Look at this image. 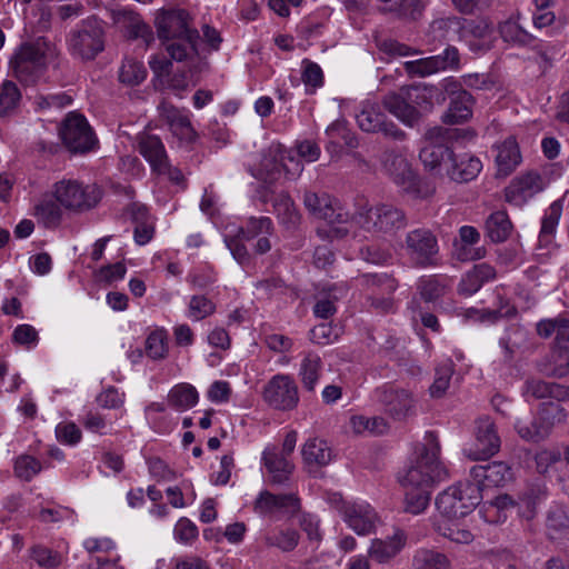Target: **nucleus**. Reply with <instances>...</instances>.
<instances>
[{
    "label": "nucleus",
    "instance_id": "0e129e2a",
    "mask_svg": "<svg viewBox=\"0 0 569 569\" xmlns=\"http://www.w3.org/2000/svg\"><path fill=\"white\" fill-rule=\"evenodd\" d=\"M299 535L296 530H284L267 537L270 546L280 548L283 551H290L298 545Z\"/></svg>",
    "mask_w": 569,
    "mask_h": 569
},
{
    "label": "nucleus",
    "instance_id": "052dcab7",
    "mask_svg": "<svg viewBox=\"0 0 569 569\" xmlns=\"http://www.w3.org/2000/svg\"><path fill=\"white\" fill-rule=\"evenodd\" d=\"M301 68V78L306 87H312L313 89L322 87L323 72L319 64L309 59H303Z\"/></svg>",
    "mask_w": 569,
    "mask_h": 569
},
{
    "label": "nucleus",
    "instance_id": "774afa93",
    "mask_svg": "<svg viewBox=\"0 0 569 569\" xmlns=\"http://www.w3.org/2000/svg\"><path fill=\"white\" fill-rule=\"evenodd\" d=\"M419 289L423 299L432 301L443 293L445 286L436 278H427L420 280Z\"/></svg>",
    "mask_w": 569,
    "mask_h": 569
},
{
    "label": "nucleus",
    "instance_id": "09e8293b",
    "mask_svg": "<svg viewBox=\"0 0 569 569\" xmlns=\"http://www.w3.org/2000/svg\"><path fill=\"white\" fill-rule=\"evenodd\" d=\"M28 552L29 558L43 569L58 568L62 563L60 552L40 543L30 547Z\"/></svg>",
    "mask_w": 569,
    "mask_h": 569
},
{
    "label": "nucleus",
    "instance_id": "c85d7f7f",
    "mask_svg": "<svg viewBox=\"0 0 569 569\" xmlns=\"http://www.w3.org/2000/svg\"><path fill=\"white\" fill-rule=\"evenodd\" d=\"M495 162L500 177L509 176L521 162V152L515 137H508L495 144Z\"/></svg>",
    "mask_w": 569,
    "mask_h": 569
},
{
    "label": "nucleus",
    "instance_id": "bf43d9fd",
    "mask_svg": "<svg viewBox=\"0 0 569 569\" xmlns=\"http://www.w3.org/2000/svg\"><path fill=\"white\" fill-rule=\"evenodd\" d=\"M272 231V221L268 217L250 218L244 229L241 230L242 237L250 240L254 237L268 236Z\"/></svg>",
    "mask_w": 569,
    "mask_h": 569
},
{
    "label": "nucleus",
    "instance_id": "5701e85b",
    "mask_svg": "<svg viewBox=\"0 0 569 569\" xmlns=\"http://www.w3.org/2000/svg\"><path fill=\"white\" fill-rule=\"evenodd\" d=\"M406 243L411 259L421 266L431 263L433 256L438 252L436 238L425 229L409 232Z\"/></svg>",
    "mask_w": 569,
    "mask_h": 569
},
{
    "label": "nucleus",
    "instance_id": "13d9d810",
    "mask_svg": "<svg viewBox=\"0 0 569 569\" xmlns=\"http://www.w3.org/2000/svg\"><path fill=\"white\" fill-rule=\"evenodd\" d=\"M56 437L62 445L76 446L81 441L82 432L74 422L63 421L57 425Z\"/></svg>",
    "mask_w": 569,
    "mask_h": 569
},
{
    "label": "nucleus",
    "instance_id": "4468645a",
    "mask_svg": "<svg viewBox=\"0 0 569 569\" xmlns=\"http://www.w3.org/2000/svg\"><path fill=\"white\" fill-rule=\"evenodd\" d=\"M299 509L300 500L296 495H273L268 490H262L253 503L256 513L273 520L292 517Z\"/></svg>",
    "mask_w": 569,
    "mask_h": 569
},
{
    "label": "nucleus",
    "instance_id": "79ce46f5",
    "mask_svg": "<svg viewBox=\"0 0 569 569\" xmlns=\"http://www.w3.org/2000/svg\"><path fill=\"white\" fill-rule=\"evenodd\" d=\"M349 423L356 435L379 436L388 430V423L381 417L352 416Z\"/></svg>",
    "mask_w": 569,
    "mask_h": 569
},
{
    "label": "nucleus",
    "instance_id": "473e14b6",
    "mask_svg": "<svg viewBox=\"0 0 569 569\" xmlns=\"http://www.w3.org/2000/svg\"><path fill=\"white\" fill-rule=\"evenodd\" d=\"M332 457V449L323 439L311 438L302 447V458L309 467L327 466L331 462Z\"/></svg>",
    "mask_w": 569,
    "mask_h": 569
},
{
    "label": "nucleus",
    "instance_id": "c756f323",
    "mask_svg": "<svg viewBox=\"0 0 569 569\" xmlns=\"http://www.w3.org/2000/svg\"><path fill=\"white\" fill-rule=\"evenodd\" d=\"M406 545V535L402 530L396 529L393 535L386 539L371 540L368 553L371 559L383 563L397 556Z\"/></svg>",
    "mask_w": 569,
    "mask_h": 569
},
{
    "label": "nucleus",
    "instance_id": "7c9ffc66",
    "mask_svg": "<svg viewBox=\"0 0 569 569\" xmlns=\"http://www.w3.org/2000/svg\"><path fill=\"white\" fill-rule=\"evenodd\" d=\"M137 149L139 153L149 162L153 171H156L158 168H163V162L168 159V157L164 146L159 137L148 133L138 134Z\"/></svg>",
    "mask_w": 569,
    "mask_h": 569
},
{
    "label": "nucleus",
    "instance_id": "412c9836",
    "mask_svg": "<svg viewBox=\"0 0 569 569\" xmlns=\"http://www.w3.org/2000/svg\"><path fill=\"white\" fill-rule=\"evenodd\" d=\"M261 461L271 483H284L295 469L290 458L281 453L279 447L274 445L266 446L261 455Z\"/></svg>",
    "mask_w": 569,
    "mask_h": 569
},
{
    "label": "nucleus",
    "instance_id": "a18cd8bd",
    "mask_svg": "<svg viewBox=\"0 0 569 569\" xmlns=\"http://www.w3.org/2000/svg\"><path fill=\"white\" fill-rule=\"evenodd\" d=\"M144 349L152 360L164 359L168 355V333L163 328H156L146 338Z\"/></svg>",
    "mask_w": 569,
    "mask_h": 569
},
{
    "label": "nucleus",
    "instance_id": "393cba45",
    "mask_svg": "<svg viewBox=\"0 0 569 569\" xmlns=\"http://www.w3.org/2000/svg\"><path fill=\"white\" fill-rule=\"evenodd\" d=\"M160 114L179 140L192 142L196 139L197 133L191 126L190 112L188 110H180L171 104L162 103L160 106Z\"/></svg>",
    "mask_w": 569,
    "mask_h": 569
},
{
    "label": "nucleus",
    "instance_id": "3c124183",
    "mask_svg": "<svg viewBox=\"0 0 569 569\" xmlns=\"http://www.w3.org/2000/svg\"><path fill=\"white\" fill-rule=\"evenodd\" d=\"M42 470L40 460L33 456L23 453L14 459L13 471L17 478L30 481Z\"/></svg>",
    "mask_w": 569,
    "mask_h": 569
},
{
    "label": "nucleus",
    "instance_id": "bb28decb",
    "mask_svg": "<svg viewBox=\"0 0 569 569\" xmlns=\"http://www.w3.org/2000/svg\"><path fill=\"white\" fill-rule=\"evenodd\" d=\"M481 170L482 162L478 157L469 152H453L446 177L455 182H468L476 179Z\"/></svg>",
    "mask_w": 569,
    "mask_h": 569
},
{
    "label": "nucleus",
    "instance_id": "20e7f679",
    "mask_svg": "<svg viewBox=\"0 0 569 569\" xmlns=\"http://www.w3.org/2000/svg\"><path fill=\"white\" fill-rule=\"evenodd\" d=\"M433 89L426 84L401 87L397 92L385 96L383 107L407 126H413L421 111L432 108Z\"/></svg>",
    "mask_w": 569,
    "mask_h": 569
},
{
    "label": "nucleus",
    "instance_id": "c9c22d12",
    "mask_svg": "<svg viewBox=\"0 0 569 569\" xmlns=\"http://www.w3.org/2000/svg\"><path fill=\"white\" fill-rule=\"evenodd\" d=\"M199 401L197 389L190 383H178L168 393L169 405L178 411H186Z\"/></svg>",
    "mask_w": 569,
    "mask_h": 569
},
{
    "label": "nucleus",
    "instance_id": "680f3d73",
    "mask_svg": "<svg viewBox=\"0 0 569 569\" xmlns=\"http://www.w3.org/2000/svg\"><path fill=\"white\" fill-rule=\"evenodd\" d=\"M197 526L188 518H180L173 529L174 539L183 545H191L198 538Z\"/></svg>",
    "mask_w": 569,
    "mask_h": 569
},
{
    "label": "nucleus",
    "instance_id": "dca6fc26",
    "mask_svg": "<svg viewBox=\"0 0 569 569\" xmlns=\"http://www.w3.org/2000/svg\"><path fill=\"white\" fill-rule=\"evenodd\" d=\"M542 189L541 176L536 171H527L515 177L506 187L505 200L509 204L520 208Z\"/></svg>",
    "mask_w": 569,
    "mask_h": 569
},
{
    "label": "nucleus",
    "instance_id": "58836bf2",
    "mask_svg": "<svg viewBox=\"0 0 569 569\" xmlns=\"http://www.w3.org/2000/svg\"><path fill=\"white\" fill-rule=\"evenodd\" d=\"M199 39L198 31H193L192 34L186 37H179L172 39L169 42H162L170 57L176 61H183L197 53V42Z\"/></svg>",
    "mask_w": 569,
    "mask_h": 569
},
{
    "label": "nucleus",
    "instance_id": "a211bd4d",
    "mask_svg": "<svg viewBox=\"0 0 569 569\" xmlns=\"http://www.w3.org/2000/svg\"><path fill=\"white\" fill-rule=\"evenodd\" d=\"M566 418L567 412L560 405L553 402L543 403L539 412L541 425L539 427L535 425V429L529 430L528 426L518 423L517 432L527 441H539L548 436L555 425L563 422Z\"/></svg>",
    "mask_w": 569,
    "mask_h": 569
},
{
    "label": "nucleus",
    "instance_id": "1a4fd4ad",
    "mask_svg": "<svg viewBox=\"0 0 569 569\" xmlns=\"http://www.w3.org/2000/svg\"><path fill=\"white\" fill-rule=\"evenodd\" d=\"M53 197L62 208L83 212L98 204L102 192L97 184H84L78 180H61L53 186Z\"/></svg>",
    "mask_w": 569,
    "mask_h": 569
},
{
    "label": "nucleus",
    "instance_id": "603ef678",
    "mask_svg": "<svg viewBox=\"0 0 569 569\" xmlns=\"http://www.w3.org/2000/svg\"><path fill=\"white\" fill-rule=\"evenodd\" d=\"M216 305L206 296L194 295L188 302L187 317L192 321H200L211 316Z\"/></svg>",
    "mask_w": 569,
    "mask_h": 569
},
{
    "label": "nucleus",
    "instance_id": "e2e57ef3",
    "mask_svg": "<svg viewBox=\"0 0 569 569\" xmlns=\"http://www.w3.org/2000/svg\"><path fill=\"white\" fill-rule=\"evenodd\" d=\"M12 340L14 343L20 345L26 349H32L37 346L39 340L38 331L30 325H19L13 330Z\"/></svg>",
    "mask_w": 569,
    "mask_h": 569
},
{
    "label": "nucleus",
    "instance_id": "ddd939ff",
    "mask_svg": "<svg viewBox=\"0 0 569 569\" xmlns=\"http://www.w3.org/2000/svg\"><path fill=\"white\" fill-rule=\"evenodd\" d=\"M60 136L72 152L90 151L97 142L87 119L74 112L69 113L62 122Z\"/></svg>",
    "mask_w": 569,
    "mask_h": 569
},
{
    "label": "nucleus",
    "instance_id": "7ed1b4c3",
    "mask_svg": "<svg viewBox=\"0 0 569 569\" xmlns=\"http://www.w3.org/2000/svg\"><path fill=\"white\" fill-rule=\"evenodd\" d=\"M56 47L44 38L21 44L10 64L14 77L23 83H33L56 58Z\"/></svg>",
    "mask_w": 569,
    "mask_h": 569
},
{
    "label": "nucleus",
    "instance_id": "f257e3e1",
    "mask_svg": "<svg viewBox=\"0 0 569 569\" xmlns=\"http://www.w3.org/2000/svg\"><path fill=\"white\" fill-rule=\"evenodd\" d=\"M481 488L473 482L450 486L436 498L437 513L431 518L433 529L455 543H470L473 532L463 522L481 501Z\"/></svg>",
    "mask_w": 569,
    "mask_h": 569
},
{
    "label": "nucleus",
    "instance_id": "6e6552de",
    "mask_svg": "<svg viewBox=\"0 0 569 569\" xmlns=\"http://www.w3.org/2000/svg\"><path fill=\"white\" fill-rule=\"evenodd\" d=\"M302 170L301 159L295 156L293 150H287L280 143H271L261 159L257 177L266 182H272L282 171L289 179H295Z\"/></svg>",
    "mask_w": 569,
    "mask_h": 569
},
{
    "label": "nucleus",
    "instance_id": "2eb2a0df",
    "mask_svg": "<svg viewBox=\"0 0 569 569\" xmlns=\"http://www.w3.org/2000/svg\"><path fill=\"white\" fill-rule=\"evenodd\" d=\"M157 36L161 42L192 34L189 13L183 9H162L154 19Z\"/></svg>",
    "mask_w": 569,
    "mask_h": 569
},
{
    "label": "nucleus",
    "instance_id": "de8ad7c7",
    "mask_svg": "<svg viewBox=\"0 0 569 569\" xmlns=\"http://www.w3.org/2000/svg\"><path fill=\"white\" fill-rule=\"evenodd\" d=\"M413 569H450V560L439 551L421 549L415 555Z\"/></svg>",
    "mask_w": 569,
    "mask_h": 569
},
{
    "label": "nucleus",
    "instance_id": "6e6d98bb",
    "mask_svg": "<svg viewBox=\"0 0 569 569\" xmlns=\"http://www.w3.org/2000/svg\"><path fill=\"white\" fill-rule=\"evenodd\" d=\"M452 362L450 360L445 361L436 369V377L430 386V395L432 397H441L449 387L450 379L452 376Z\"/></svg>",
    "mask_w": 569,
    "mask_h": 569
},
{
    "label": "nucleus",
    "instance_id": "a19ab883",
    "mask_svg": "<svg viewBox=\"0 0 569 569\" xmlns=\"http://www.w3.org/2000/svg\"><path fill=\"white\" fill-rule=\"evenodd\" d=\"M144 415L151 428L158 433H168L174 427V421L167 412L164 403H150L146 407Z\"/></svg>",
    "mask_w": 569,
    "mask_h": 569
},
{
    "label": "nucleus",
    "instance_id": "ea45409f",
    "mask_svg": "<svg viewBox=\"0 0 569 569\" xmlns=\"http://www.w3.org/2000/svg\"><path fill=\"white\" fill-rule=\"evenodd\" d=\"M321 369V359L317 353L308 352L305 355L300 365L299 377L307 390L312 391L316 388Z\"/></svg>",
    "mask_w": 569,
    "mask_h": 569
},
{
    "label": "nucleus",
    "instance_id": "4c0bfd02",
    "mask_svg": "<svg viewBox=\"0 0 569 569\" xmlns=\"http://www.w3.org/2000/svg\"><path fill=\"white\" fill-rule=\"evenodd\" d=\"M461 248L459 249L458 257L461 260H477L485 256L482 248L471 249L480 240V233L475 227L463 226L459 230Z\"/></svg>",
    "mask_w": 569,
    "mask_h": 569
},
{
    "label": "nucleus",
    "instance_id": "338daca9",
    "mask_svg": "<svg viewBox=\"0 0 569 569\" xmlns=\"http://www.w3.org/2000/svg\"><path fill=\"white\" fill-rule=\"evenodd\" d=\"M231 395L229 382L218 380L214 381L208 389L207 397L213 403L228 402Z\"/></svg>",
    "mask_w": 569,
    "mask_h": 569
},
{
    "label": "nucleus",
    "instance_id": "e433bc0d",
    "mask_svg": "<svg viewBox=\"0 0 569 569\" xmlns=\"http://www.w3.org/2000/svg\"><path fill=\"white\" fill-rule=\"evenodd\" d=\"M114 21L129 38H144L149 36V27L137 13H133L132 11H117L114 14Z\"/></svg>",
    "mask_w": 569,
    "mask_h": 569
},
{
    "label": "nucleus",
    "instance_id": "9b49d317",
    "mask_svg": "<svg viewBox=\"0 0 569 569\" xmlns=\"http://www.w3.org/2000/svg\"><path fill=\"white\" fill-rule=\"evenodd\" d=\"M303 202L313 216L328 222L330 237L341 238L349 234L347 227L349 214L331 197L307 192Z\"/></svg>",
    "mask_w": 569,
    "mask_h": 569
},
{
    "label": "nucleus",
    "instance_id": "f3484780",
    "mask_svg": "<svg viewBox=\"0 0 569 569\" xmlns=\"http://www.w3.org/2000/svg\"><path fill=\"white\" fill-rule=\"evenodd\" d=\"M376 396L395 419H405L413 411L416 400L406 389L386 385L376 390Z\"/></svg>",
    "mask_w": 569,
    "mask_h": 569
},
{
    "label": "nucleus",
    "instance_id": "c03bdc74",
    "mask_svg": "<svg viewBox=\"0 0 569 569\" xmlns=\"http://www.w3.org/2000/svg\"><path fill=\"white\" fill-rule=\"evenodd\" d=\"M512 224L505 211H496L486 221L488 237L493 242L505 241L511 232Z\"/></svg>",
    "mask_w": 569,
    "mask_h": 569
},
{
    "label": "nucleus",
    "instance_id": "72a5a7b5",
    "mask_svg": "<svg viewBox=\"0 0 569 569\" xmlns=\"http://www.w3.org/2000/svg\"><path fill=\"white\" fill-rule=\"evenodd\" d=\"M61 207L53 193L43 194L34 202L32 214L47 227L56 226L62 216Z\"/></svg>",
    "mask_w": 569,
    "mask_h": 569
},
{
    "label": "nucleus",
    "instance_id": "69168bd1",
    "mask_svg": "<svg viewBox=\"0 0 569 569\" xmlns=\"http://www.w3.org/2000/svg\"><path fill=\"white\" fill-rule=\"evenodd\" d=\"M127 268L122 262L108 264L99 269L97 279L107 283L122 280L126 276Z\"/></svg>",
    "mask_w": 569,
    "mask_h": 569
},
{
    "label": "nucleus",
    "instance_id": "6ab92c4d",
    "mask_svg": "<svg viewBox=\"0 0 569 569\" xmlns=\"http://www.w3.org/2000/svg\"><path fill=\"white\" fill-rule=\"evenodd\" d=\"M357 123L361 130L367 132H382L385 136L396 140H402L405 132L392 122H388L379 106L367 103L357 114Z\"/></svg>",
    "mask_w": 569,
    "mask_h": 569
},
{
    "label": "nucleus",
    "instance_id": "f704fd0d",
    "mask_svg": "<svg viewBox=\"0 0 569 569\" xmlns=\"http://www.w3.org/2000/svg\"><path fill=\"white\" fill-rule=\"evenodd\" d=\"M473 100L467 91H460L450 101L448 110L445 112L442 120L449 124H456L468 120L472 114Z\"/></svg>",
    "mask_w": 569,
    "mask_h": 569
},
{
    "label": "nucleus",
    "instance_id": "0eeeda50",
    "mask_svg": "<svg viewBox=\"0 0 569 569\" xmlns=\"http://www.w3.org/2000/svg\"><path fill=\"white\" fill-rule=\"evenodd\" d=\"M383 168L401 190L417 199L428 198L433 190L421 181L402 151L390 150L383 156Z\"/></svg>",
    "mask_w": 569,
    "mask_h": 569
},
{
    "label": "nucleus",
    "instance_id": "423d86ee",
    "mask_svg": "<svg viewBox=\"0 0 569 569\" xmlns=\"http://www.w3.org/2000/svg\"><path fill=\"white\" fill-rule=\"evenodd\" d=\"M328 499L348 528L357 535L368 536L376 530L379 516L367 501L361 499L345 500L340 493H331Z\"/></svg>",
    "mask_w": 569,
    "mask_h": 569
},
{
    "label": "nucleus",
    "instance_id": "a878e982",
    "mask_svg": "<svg viewBox=\"0 0 569 569\" xmlns=\"http://www.w3.org/2000/svg\"><path fill=\"white\" fill-rule=\"evenodd\" d=\"M453 151L445 144L427 142L419 153L425 168L432 174L446 177Z\"/></svg>",
    "mask_w": 569,
    "mask_h": 569
},
{
    "label": "nucleus",
    "instance_id": "cd10ccee",
    "mask_svg": "<svg viewBox=\"0 0 569 569\" xmlns=\"http://www.w3.org/2000/svg\"><path fill=\"white\" fill-rule=\"evenodd\" d=\"M493 36V26L487 19H465L462 41L473 51L488 49Z\"/></svg>",
    "mask_w": 569,
    "mask_h": 569
},
{
    "label": "nucleus",
    "instance_id": "2f4dec72",
    "mask_svg": "<svg viewBox=\"0 0 569 569\" xmlns=\"http://www.w3.org/2000/svg\"><path fill=\"white\" fill-rule=\"evenodd\" d=\"M463 28L465 18L457 16H448L435 19L430 24V32L432 33L435 39L462 41Z\"/></svg>",
    "mask_w": 569,
    "mask_h": 569
},
{
    "label": "nucleus",
    "instance_id": "37998d69",
    "mask_svg": "<svg viewBox=\"0 0 569 569\" xmlns=\"http://www.w3.org/2000/svg\"><path fill=\"white\" fill-rule=\"evenodd\" d=\"M272 206L278 219L287 228H293L299 223L300 214L287 193L276 194L272 199Z\"/></svg>",
    "mask_w": 569,
    "mask_h": 569
},
{
    "label": "nucleus",
    "instance_id": "4be33fe9",
    "mask_svg": "<svg viewBox=\"0 0 569 569\" xmlns=\"http://www.w3.org/2000/svg\"><path fill=\"white\" fill-rule=\"evenodd\" d=\"M458 51L448 48L443 56H432L405 62V70L411 76L428 77L458 63Z\"/></svg>",
    "mask_w": 569,
    "mask_h": 569
},
{
    "label": "nucleus",
    "instance_id": "aec40b11",
    "mask_svg": "<svg viewBox=\"0 0 569 569\" xmlns=\"http://www.w3.org/2000/svg\"><path fill=\"white\" fill-rule=\"evenodd\" d=\"M475 449L467 450V456L472 460H481L497 453L500 449V438L497 435L493 422L489 418H480L476 426Z\"/></svg>",
    "mask_w": 569,
    "mask_h": 569
},
{
    "label": "nucleus",
    "instance_id": "5fc2aeb1",
    "mask_svg": "<svg viewBox=\"0 0 569 569\" xmlns=\"http://www.w3.org/2000/svg\"><path fill=\"white\" fill-rule=\"evenodd\" d=\"M563 210V198L558 199L553 201L548 209L545 211L542 221H541V229H540V236L551 237L555 234L560 217L562 214Z\"/></svg>",
    "mask_w": 569,
    "mask_h": 569
},
{
    "label": "nucleus",
    "instance_id": "b1692460",
    "mask_svg": "<svg viewBox=\"0 0 569 569\" xmlns=\"http://www.w3.org/2000/svg\"><path fill=\"white\" fill-rule=\"evenodd\" d=\"M471 477L476 485L487 487H503L512 481L513 472L511 467L503 461H493L486 466H475L471 469Z\"/></svg>",
    "mask_w": 569,
    "mask_h": 569
},
{
    "label": "nucleus",
    "instance_id": "f8f14e48",
    "mask_svg": "<svg viewBox=\"0 0 569 569\" xmlns=\"http://www.w3.org/2000/svg\"><path fill=\"white\" fill-rule=\"evenodd\" d=\"M263 402L273 410L292 411L299 405V390L296 381L289 375L278 373L262 387Z\"/></svg>",
    "mask_w": 569,
    "mask_h": 569
},
{
    "label": "nucleus",
    "instance_id": "f03ea898",
    "mask_svg": "<svg viewBox=\"0 0 569 569\" xmlns=\"http://www.w3.org/2000/svg\"><path fill=\"white\" fill-rule=\"evenodd\" d=\"M439 445L430 440L419 447L408 466L399 473L402 488L431 489L433 483L447 477L446 468L439 461Z\"/></svg>",
    "mask_w": 569,
    "mask_h": 569
},
{
    "label": "nucleus",
    "instance_id": "4d7b16f0",
    "mask_svg": "<svg viewBox=\"0 0 569 569\" xmlns=\"http://www.w3.org/2000/svg\"><path fill=\"white\" fill-rule=\"evenodd\" d=\"M513 507V501L507 495L499 496L495 499V501L485 505L483 507V518L488 522H499L506 519V515H501V512L506 511L508 508Z\"/></svg>",
    "mask_w": 569,
    "mask_h": 569
},
{
    "label": "nucleus",
    "instance_id": "864d4df0",
    "mask_svg": "<svg viewBox=\"0 0 569 569\" xmlns=\"http://www.w3.org/2000/svg\"><path fill=\"white\" fill-rule=\"evenodd\" d=\"M147 77V70L142 62L134 59H126L119 72L121 82L129 86H137L141 83Z\"/></svg>",
    "mask_w": 569,
    "mask_h": 569
},
{
    "label": "nucleus",
    "instance_id": "8fccbe9b",
    "mask_svg": "<svg viewBox=\"0 0 569 569\" xmlns=\"http://www.w3.org/2000/svg\"><path fill=\"white\" fill-rule=\"evenodd\" d=\"M405 510L412 515H420L429 506L431 489L403 488Z\"/></svg>",
    "mask_w": 569,
    "mask_h": 569
},
{
    "label": "nucleus",
    "instance_id": "49530a36",
    "mask_svg": "<svg viewBox=\"0 0 569 569\" xmlns=\"http://www.w3.org/2000/svg\"><path fill=\"white\" fill-rule=\"evenodd\" d=\"M21 92L17 84L10 80H4L0 84V117L4 118L12 114L19 107Z\"/></svg>",
    "mask_w": 569,
    "mask_h": 569
},
{
    "label": "nucleus",
    "instance_id": "39448f33",
    "mask_svg": "<svg viewBox=\"0 0 569 569\" xmlns=\"http://www.w3.org/2000/svg\"><path fill=\"white\" fill-rule=\"evenodd\" d=\"M406 226L403 211L392 204L381 203L373 207H362L350 219L347 227L349 233L358 236V229L373 233H391Z\"/></svg>",
    "mask_w": 569,
    "mask_h": 569
},
{
    "label": "nucleus",
    "instance_id": "9d476101",
    "mask_svg": "<svg viewBox=\"0 0 569 569\" xmlns=\"http://www.w3.org/2000/svg\"><path fill=\"white\" fill-rule=\"evenodd\" d=\"M104 49V30L97 19L82 21L68 37V50L80 60H91Z\"/></svg>",
    "mask_w": 569,
    "mask_h": 569
}]
</instances>
